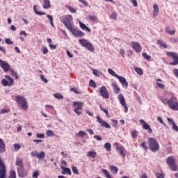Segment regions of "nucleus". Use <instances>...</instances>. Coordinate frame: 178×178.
<instances>
[{
  "label": "nucleus",
  "instance_id": "nucleus-45",
  "mask_svg": "<svg viewBox=\"0 0 178 178\" xmlns=\"http://www.w3.org/2000/svg\"><path fill=\"white\" fill-rule=\"evenodd\" d=\"M72 172H73V173H74V175H79V170H77V167L73 166V167L72 168Z\"/></svg>",
  "mask_w": 178,
  "mask_h": 178
},
{
  "label": "nucleus",
  "instance_id": "nucleus-55",
  "mask_svg": "<svg viewBox=\"0 0 178 178\" xmlns=\"http://www.w3.org/2000/svg\"><path fill=\"white\" fill-rule=\"evenodd\" d=\"M156 86L157 87H159V88H161V90H163V88H165V85H163V83H156Z\"/></svg>",
  "mask_w": 178,
  "mask_h": 178
},
{
  "label": "nucleus",
  "instance_id": "nucleus-24",
  "mask_svg": "<svg viewBox=\"0 0 178 178\" xmlns=\"http://www.w3.org/2000/svg\"><path fill=\"white\" fill-rule=\"evenodd\" d=\"M15 165L18 166V168H22V166H23V161L22 160V159L17 158Z\"/></svg>",
  "mask_w": 178,
  "mask_h": 178
},
{
  "label": "nucleus",
  "instance_id": "nucleus-18",
  "mask_svg": "<svg viewBox=\"0 0 178 178\" xmlns=\"http://www.w3.org/2000/svg\"><path fill=\"white\" fill-rule=\"evenodd\" d=\"M153 8H154L153 17H155L158 16V15H159V8L156 4H154L153 6Z\"/></svg>",
  "mask_w": 178,
  "mask_h": 178
},
{
  "label": "nucleus",
  "instance_id": "nucleus-54",
  "mask_svg": "<svg viewBox=\"0 0 178 178\" xmlns=\"http://www.w3.org/2000/svg\"><path fill=\"white\" fill-rule=\"evenodd\" d=\"M36 137L37 138H45V135L44 134H37Z\"/></svg>",
  "mask_w": 178,
  "mask_h": 178
},
{
  "label": "nucleus",
  "instance_id": "nucleus-25",
  "mask_svg": "<svg viewBox=\"0 0 178 178\" xmlns=\"http://www.w3.org/2000/svg\"><path fill=\"white\" fill-rule=\"evenodd\" d=\"M102 173H104L105 177L107 178H112V177L111 176V174L109 173V171L105 169H102Z\"/></svg>",
  "mask_w": 178,
  "mask_h": 178
},
{
  "label": "nucleus",
  "instance_id": "nucleus-23",
  "mask_svg": "<svg viewBox=\"0 0 178 178\" xmlns=\"http://www.w3.org/2000/svg\"><path fill=\"white\" fill-rule=\"evenodd\" d=\"M0 152H5V143L2 139H0Z\"/></svg>",
  "mask_w": 178,
  "mask_h": 178
},
{
  "label": "nucleus",
  "instance_id": "nucleus-48",
  "mask_svg": "<svg viewBox=\"0 0 178 178\" xmlns=\"http://www.w3.org/2000/svg\"><path fill=\"white\" fill-rule=\"evenodd\" d=\"M170 42H172V44H177V42H178V39H176L175 38H170Z\"/></svg>",
  "mask_w": 178,
  "mask_h": 178
},
{
  "label": "nucleus",
  "instance_id": "nucleus-10",
  "mask_svg": "<svg viewBox=\"0 0 178 178\" xmlns=\"http://www.w3.org/2000/svg\"><path fill=\"white\" fill-rule=\"evenodd\" d=\"M17 172L19 177H26L27 176V171L24 170V167L23 166L18 167Z\"/></svg>",
  "mask_w": 178,
  "mask_h": 178
},
{
  "label": "nucleus",
  "instance_id": "nucleus-20",
  "mask_svg": "<svg viewBox=\"0 0 178 178\" xmlns=\"http://www.w3.org/2000/svg\"><path fill=\"white\" fill-rule=\"evenodd\" d=\"M44 9H49L51 8V1L49 0H44Z\"/></svg>",
  "mask_w": 178,
  "mask_h": 178
},
{
  "label": "nucleus",
  "instance_id": "nucleus-58",
  "mask_svg": "<svg viewBox=\"0 0 178 178\" xmlns=\"http://www.w3.org/2000/svg\"><path fill=\"white\" fill-rule=\"evenodd\" d=\"M157 120L159 122H160V123H161V124H163V126H166V124H165V122H163V120H162V118H161V117H158Z\"/></svg>",
  "mask_w": 178,
  "mask_h": 178
},
{
  "label": "nucleus",
  "instance_id": "nucleus-47",
  "mask_svg": "<svg viewBox=\"0 0 178 178\" xmlns=\"http://www.w3.org/2000/svg\"><path fill=\"white\" fill-rule=\"evenodd\" d=\"M116 16H118V13H116L115 12L113 13L111 15L110 17L111 19H114V20H116L117 17Z\"/></svg>",
  "mask_w": 178,
  "mask_h": 178
},
{
  "label": "nucleus",
  "instance_id": "nucleus-28",
  "mask_svg": "<svg viewBox=\"0 0 178 178\" xmlns=\"http://www.w3.org/2000/svg\"><path fill=\"white\" fill-rule=\"evenodd\" d=\"M88 49V51H90L91 52H94V47H92V44L88 42L86 47H85Z\"/></svg>",
  "mask_w": 178,
  "mask_h": 178
},
{
  "label": "nucleus",
  "instance_id": "nucleus-39",
  "mask_svg": "<svg viewBox=\"0 0 178 178\" xmlns=\"http://www.w3.org/2000/svg\"><path fill=\"white\" fill-rule=\"evenodd\" d=\"M93 70V74L95 76H99L102 74V72H100L99 71H98V70Z\"/></svg>",
  "mask_w": 178,
  "mask_h": 178
},
{
  "label": "nucleus",
  "instance_id": "nucleus-46",
  "mask_svg": "<svg viewBox=\"0 0 178 178\" xmlns=\"http://www.w3.org/2000/svg\"><path fill=\"white\" fill-rule=\"evenodd\" d=\"M5 42H6V44H8V45H12V44H13V41L10 40V38H6Z\"/></svg>",
  "mask_w": 178,
  "mask_h": 178
},
{
  "label": "nucleus",
  "instance_id": "nucleus-30",
  "mask_svg": "<svg viewBox=\"0 0 178 178\" xmlns=\"http://www.w3.org/2000/svg\"><path fill=\"white\" fill-rule=\"evenodd\" d=\"M84 136H86V132L83 131H80L79 133L76 134V137H81L82 138H84Z\"/></svg>",
  "mask_w": 178,
  "mask_h": 178
},
{
  "label": "nucleus",
  "instance_id": "nucleus-33",
  "mask_svg": "<svg viewBox=\"0 0 178 178\" xmlns=\"http://www.w3.org/2000/svg\"><path fill=\"white\" fill-rule=\"evenodd\" d=\"M165 31L168 33V34H170V35H173V34H175V33H176V31H175V30H173V31L169 30V26L166 27Z\"/></svg>",
  "mask_w": 178,
  "mask_h": 178
},
{
  "label": "nucleus",
  "instance_id": "nucleus-3",
  "mask_svg": "<svg viewBox=\"0 0 178 178\" xmlns=\"http://www.w3.org/2000/svg\"><path fill=\"white\" fill-rule=\"evenodd\" d=\"M149 148L152 152H156L159 150V144L156 142V139L154 138H149L148 140Z\"/></svg>",
  "mask_w": 178,
  "mask_h": 178
},
{
  "label": "nucleus",
  "instance_id": "nucleus-49",
  "mask_svg": "<svg viewBox=\"0 0 178 178\" xmlns=\"http://www.w3.org/2000/svg\"><path fill=\"white\" fill-rule=\"evenodd\" d=\"M14 148L15 149V151H19V149H20V148H22V147L19 145V144H14Z\"/></svg>",
  "mask_w": 178,
  "mask_h": 178
},
{
  "label": "nucleus",
  "instance_id": "nucleus-5",
  "mask_svg": "<svg viewBox=\"0 0 178 178\" xmlns=\"http://www.w3.org/2000/svg\"><path fill=\"white\" fill-rule=\"evenodd\" d=\"M166 163L168 165L170 169H171L172 172H177V165H176V161L173 159L172 156H169L167 158Z\"/></svg>",
  "mask_w": 178,
  "mask_h": 178
},
{
  "label": "nucleus",
  "instance_id": "nucleus-34",
  "mask_svg": "<svg viewBox=\"0 0 178 178\" xmlns=\"http://www.w3.org/2000/svg\"><path fill=\"white\" fill-rule=\"evenodd\" d=\"M54 97L56 98V99H63V95H60V93H56L54 95Z\"/></svg>",
  "mask_w": 178,
  "mask_h": 178
},
{
  "label": "nucleus",
  "instance_id": "nucleus-61",
  "mask_svg": "<svg viewBox=\"0 0 178 178\" xmlns=\"http://www.w3.org/2000/svg\"><path fill=\"white\" fill-rule=\"evenodd\" d=\"M40 79H42V81H44V83H48V80H47L45 79V77H44V75L41 74L40 75Z\"/></svg>",
  "mask_w": 178,
  "mask_h": 178
},
{
  "label": "nucleus",
  "instance_id": "nucleus-26",
  "mask_svg": "<svg viewBox=\"0 0 178 178\" xmlns=\"http://www.w3.org/2000/svg\"><path fill=\"white\" fill-rule=\"evenodd\" d=\"M157 44H159V45H160V47H161L162 48H164L165 49H166V48H168V45H166V44L163 43V42H162V40H157Z\"/></svg>",
  "mask_w": 178,
  "mask_h": 178
},
{
  "label": "nucleus",
  "instance_id": "nucleus-51",
  "mask_svg": "<svg viewBox=\"0 0 178 178\" xmlns=\"http://www.w3.org/2000/svg\"><path fill=\"white\" fill-rule=\"evenodd\" d=\"M137 134H138V131H133L131 132V136H132L133 138H136V137H137Z\"/></svg>",
  "mask_w": 178,
  "mask_h": 178
},
{
  "label": "nucleus",
  "instance_id": "nucleus-53",
  "mask_svg": "<svg viewBox=\"0 0 178 178\" xmlns=\"http://www.w3.org/2000/svg\"><path fill=\"white\" fill-rule=\"evenodd\" d=\"M172 130H175V131H178V127L175 122H172Z\"/></svg>",
  "mask_w": 178,
  "mask_h": 178
},
{
  "label": "nucleus",
  "instance_id": "nucleus-29",
  "mask_svg": "<svg viewBox=\"0 0 178 178\" xmlns=\"http://www.w3.org/2000/svg\"><path fill=\"white\" fill-rule=\"evenodd\" d=\"M79 43L82 47H86V45L88 44V42L86 39H80L79 40Z\"/></svg>",
  "mask_w": 178,
  "mask_h": 178
},
{
  "label": "nucleus",
  "instance_id": "nucleus-22",
  "mask_svg": "<svg viewBox=\"0 0 178 178\" xmlns=\"http://www.w3.org/2000/svg\"><path fill=\"white\" fill-rule=\"evenodd\" d=\"M87 156H88V158H95V156H97V152L95 151H89L87 154Z\"/></svg>",
  "mask_w": 178,
  "mask_h": 178
},
{
  "label": "nucleus",
  "instance_id": "nucleus-42",
  "mask_svg": "<svg viewBox=\"0 0 178 178\" xmlns=\"http://www.w3.org/2000/svg\"><path fill=\"white\" fill-rule=\"evenodd\" d=\"M143 56L145 59H146V60H149V59H151V56H148V54H147L145 52L143 53Z\"/></svg>",
  "mask_w": 178,
  "mask_h": 178
},
{
  "label": "nucleus",
  "instance_id": "nucleus-50",
  "mask_svg": "<svg viewBox=\"0 0 178 178\" xmlns=\"http://www.w3.org/2000/svg\"><path fill=\"white\" fill-rule=\"evenodd\" d=\"M1 84L4 86H9V83L6 79H2Z\"/></svg>",
  "mask_w": 178,
  "mask_h": 178
},
{
  "label": "nucleus",
  "instance_id": "nucleus-17",
  "mask_svg": "<svg viewBox=\"0 0 178 178\" xmlns=\"http://www.w3.org/2000/svg\"><path fill=\"white\" fill-rule=\"evenodd\" d=\"M118 99H119L121 105H122V106H126V99H124V97H123L122 94H120L118 95Z\"/></svg>",
  "mask_w": 178,
  "mask_h": 178
},
{
  "label": "nucleus",
  "instance_id": "nucleus-40",
  "mask_svg": "<svg viewBox=\"0 0 178 178\" xmlns=\"http://www.w3.org/2000/svg\"><path fill=\"white\" fill-rule=\"evenodd\" d=\"M100 109H101L102 111H103V112H104V113H106V115L107 116V118H111V117L109 116V113H108V109H106V108H102V106H100Z\"/></svg>",
  "mask_w": 178,
  "mask_h": 178
},
{
  "label": "nucleus",
  "instance_id": "nucleus-31",
  "mask_svg": "<svg viewBox=\"0 0 178 178\" xmlns=\"http://www.w3.org/2000/svg\"><path fill=\"white\" fill-rule=\"evenodd\" d=\"M108 72L110 74L113 75L114 77L118 78L119 76V75H118V74H116V72H115V71H113V70L109 68L108 70Z\"/></svg>",
  "mask_w": 178,
  "mask_h": 178
},
{
  "label": "nucleus",
  "instance_id": "nucleus-8",
  "mask_svg": "<svg viewBox=\"0 0 178 178\" xmlns=\"http://www.w3.org/2000/svg\"><path fill=\"white\" fill-rule=\"evenodd\" d=\"M168 56L172 58L173 62L170 65H178V54L175 52H167Z\"/></svg>",
  "mask_w": 178,
  "mask_h": 178
},
{
  "label": "nucleus",
  "instance_id": "nucleus-2",
  "mask_svg": "<svg viewBox=\"0 0 178 178\" xmlns=\"http://www.w3.org/2000/svg\"><path fill=\"white\" fill-rule=\"evenodd\" d=\"M16 102L19 105L23 111H27L29 109V103L27 99L23 96H17Z\"/></svg>",
  "mask_w": 178,
  "mask_h": 178
},
{
  "label": "nucleus",
  "instance_id": "nucleus-36",
  "mask_svg": "<svg viewBox=\"0 0 178 178\" xmlns=\"http://www.w3.org/2000/svg\"><path fill=\"white\" fill-rule=\"evenodd\" d=\"M104 148H105V149H106V151H108V152L111 151V143H105Z\"/></svg>",
  "mask_w": 178,
  "mask_h": 178
},
{
  "label": "nucleus",
  "instance_id": "nucleus-7",
  "mask_svg": "<svg viewBox=\"0 0 178 178\" xmlns=\"http://www.w3.org/2000/svg\"><path fill=\"white\" fill-rule=\"evenodd\" d=\"M31 156L33 158H38V159H44L45 158V152H41L38 153L37 150L31 152Z\"/></svg>",
  "mask_w": 178,
  "mask_h": 178
},
{
  "label": "nucleus",
  "instance_id": "nucleus-15",
  "mask_svg": "<svg viewBox=\"0 0 178 178\" xmlns=\"http://www.w3.org/2000/svg\"><path fill=\"white\" fill-rule=\"evenodd\" d=\"M117 152L122 155L123 158L126 156V149L123 146L117 147L116 148Z\"/></svg>",
  "mask_w": 178,
  "mask_h": 178
},
{
  "label": "nucleus",
  "instance_id": "nucleus-12",
  "mask_svg": "<svg viewBox=\"0 0 178 178\" xmlns=\"http://www.w3.org/2000/svg\"><path fill=\"white\" fill-rule=\"evenodd\" d=\"M139 122L143 124V128L145 129V130H148V133H152V129L149 127L148 124L144 120H140Z\"/></svg>",
  "mask_w": 178,
  "mask_h": 178
},
{
  "label": "nucleus",
  "instance_id": "nucleus-6",
  "mask_svg": "<svg viewBox=\"0 0 178 178\" xmlns=\"http://www.w3.org/2000/svg\"><path fill=\"white\" fill-rule=\"evenodd\" d=\"M99 92L104 98V99H108L109 98V92L108 91V89H106V87L102 86L99 89Z\"/></svg>",
  "mask_w": 178,
  "mask_h": 178
},
{
  "label": "nucleus",
  "instance_id": "nucleus-35",
  "mask_svg": "<svg viewBox=\"0 0 178 178\" xmlns=\"http://www.w3.org/2000/svg\"><path fill=\"white\" fill-rule=\"evenodd\" d=\"M46 134L48 136V137H54V136H55V132L51 130H48Z\"/></svg>",
  "mask_w": 178,
  "mask_h": 178
},
{
  "label": "nucleus",
  "instance_id": "nucleus-60",
  "mask_svg": "<svg viewBox=\"0 0 178 178\" xmlns=\"http://www.w3.org/2000/svg\"><path fill=\"white\" fill-rule=\"evenodd\" d=\"M42 54H44V55H46V54H48V49L47 47H43Z\"/></svg>",
  "mask_w": 178,
  "mask_h": 178
},
{
  "label": "nucleus",
  "instance_id": "nucleus-32",
  "mask_svg": "<svg viewBox=\"0 0 178 178\" xmlns=\"http://www.w3.org/2000/svg\"><path fill=\"white\" fill-rule=\"evenodd\" d=\"M5 78L9 81L8 86H12V84H13V79H12V77L9 75H6Z\"/></svg>",
  "mask_w": 178,
  "mask_h": 178
},
{
  "label": "nucleus",
  "instance_id": "nucleus-27",
  "mask_svg": "<svg viewBox=\"0 0 178 178\" xmlns=\"http://www.w3.org/2000/svg\"><path fill=\"white\" fill-rule=\"evenodd\" d=\"M5 175H6V170H5V167H3L1 170H0V178H5Z\"/></svg>",
  "mask_w": 178,
  "mask_h": 178
},
{
  "label": "nucleus",
  "instance_id": "nucleus-9",
  "mask_svg": "<svg viewBox=\"0 0 178 178\" xmlns=\"http://www.w3.org/2000/svg\"><path fill=\"white\" fill-rule=\"evenodd\" d=\"M0 66L2 67L4 72H9V70L10 69V65H9V63L2 60L1 59H0Z\"/></svg>",
  "mask_w": 178,
  "mask_h": 178
},
{
  "label": "nucleus",
  "instance_id": "nucleus-59",
  "mask_svg": "<svg viewBox=\"0 0 178 178\" xmlns=\"http://www.w3.org/2000/svg\"><path fill=\"white\" fill-rule=\"evenodd\" d=\"M114 90H115L114 91L115 94H119L120 91V88L119 87L117 86L116 88H114Z\"/></svg>",
  "mask_w": 178,
  "mask_h": 178
},
{
  "label": "nucleus",
  "instance_id": "nucleus-16",
  "mask_svg": "<svg viewBox=\"0 0 178 178\" xmlns=\"http://www.w3.org/2000/svg\"><path fill=\"white\" fill-rule=\"evenodd\" d=\"M60 168L63 170L62 175H66V173H67V175H72V170H70V168L63 166H60Z\"/></svg>",
  "mask_w": 178,
  "mask_h": 178
},
{
  "label": "nucleus",
  "instance_id": "nucleus-63",
  "mask_svg": "<svg viewBox=\"0 0 178 178\" xmlns=\"http://www.w3.org/2000/svg\"><path fill=\"white\" fill-rule=\"evenodd\" d=\"M49 46L50 47L51 49H56V45H54L52 44H49Z\"/></svg>",
  "mask_w": 178,
  "mask_h": 178
},
{
  "label": "nucleus",
  "instance_id": "nucleus-52",
  "mask_svg": "<svg viewBox=\"0 0 178 178\" xmlns=\"http://www.w3.org/2000/svg\"><path fill=\"white\" fill-rule=\"evenodd\" d=\"M9 112H10V111L2 109L1 111H0V115H3L4 113H9Z\"/></svg>",
  "mask_w": 178,
  "mask_h": 178
},
{
  "label": "nucleus",
  "instance_id": "nucleus-43",
  "mask_svg": "<svg viewBox=\"0 0 178 178\" xmlns=\"http://www.w3.org/2000/svg\"><path fill=\"white\" fill-rule=\"evenodd\" d=\"M8 178H16V172H15L14 170H12L10 172V176Z\"/></svg>",
  "mask_w": 178,
  "mask_h": 178
},
{
  "label": "nucleus",
  "instance_id": "nucleus-37",
  "mask_svg": "<svg viewBox=\"0 0 178 178\" xmlns=\"http://www.w3.org/2000/svg\"><path fill=\"white\" fill-rule=\"evenodd\" d=\"M88 18L91 22H97V20H98V18H97L95 15H89Z\"/></svg>",
  "mask_w": 178,
  "mask_h": 178
},
{
  "label": "nucleus",
  "instance_id": "nucleus-56",
  "mask_svg": "<svg viewBox=\"0 0 178 178\" xmlns=\"http://www.w3.org/2000/svg\"><path fill=\"white\" fill-rule=\"evenodd\" d=\"M97 122L99 123H100V124H102L105 122V121L102 120V119H101V118H99V115L97 116Z\"/></svg>",
  "mask_w": 178,
  "mask_h": 178
},
{
  "label": "nucleus",
  "instance_id": "nucleus-4",
  "mask_svg": "<svg viewBox=\"0 0 178 178\" xmlns=\"http://www.w3.org/2000/svg\"><path fill=\"white\" fill-rule=\"evenodd\" d=\"M167 104L170 109L172 111H178V102L177 98L172 97L167 101Z\"/></svg>",
  "mask_w": 178,
  "mask_h": 178
},
{
  "label": "nucleus",
  "instance_id": "nucleus-11",
  "mask_svg": "<svg viewBox=\"0 0 178 178\" xmlns=\"http://www.w3.org/2000/svg\"><path fill=\"white\" fill-rule=\"evenodd\" d=\"M83 106H84V102H74L73 103V106L75 108V110L83 111Z\"/></svg>",
  "mask_w": 178,
  "mask_h": 178
},
{
  "label": "nucleus",
  "instance_id": "nucleus-62",
  "mask_svg": "<svg viewBox=\"0 0 178 178\" xmlns=\"http://www.w3.org/2000/svg\"><path fill=\"white\" fill-rule=\"evenodd\" d=\"M47 17H48L49 20L51 22H54V17L52 15H47Z\"/></svg>",
  "mask_w": 178,
  "mask_h": 178
},
{
  "label": "nucleus",
  "instance_id": "nucleus-14",
  "mask_svg": "<svg viewBox=\"0 0 178 178\" xmlns=\"http://www.w3.org/2000/svg\"><path fill=\"white\" fill-rule=\"evenodd\" d=\"M117 79H118L120 83H121L123 87H126V88L129 87V83H127V81H126V79L124 77L118 75Z\"/></svg>",
  "mask_w": 178,
  "mask_h": 178
},
{
  "label": "nucleus",
  "instance_id": "nucleus-19",
  "mask_svg": "<svg viewBox=\"0 0 178 178\" xmlns=\"http://www.w3.org/2000/svg\"><path fill=\"white\" fill-rule=\"evenodd\" d=\"M79 26L82 30H86V31H88V33H91V29L88 28V26H86V24H84L83 22L79 21Z\"/></svg>",
  "mask_w": 178,
  "mask_h": 178
},
{
  "label": "nucleus",
  "instance_id": "nucleus-44",
  "mask_svg": "<svg viewBox=\"0 0 178 178\" xmlns=\"http://www.w3.org/2000/svg\"><path fill=\"white\" fill-rule=\"evenodd\" d=\"M101 126H102L103 127H106V129H111V125H109V124H108V122L105 121L102 124H101Z\"/></svg>",
  "mask_w": 178,
  "mask_h": 178
},
{
  "label": "nucleus",
  "instance_id": "nucleus-41",
  "mask_svg": "<svg viewBox=\"0 0 178 178\" xmlns=\"http://www.w3.org/2000/svg\"><path fill=\"white\" fill-rule=\"evenodd\" d=\"M135 72H136V73H138V74H140V75L143 74V70L140 67H136Z\"/></svg>",
  "mask_w": 178,
  "mask_h": 178
},
{
  "label": "nucleus",
  "instance_id": "nucleus-21",
  "mask_svg": "<svg viewBox=\"0 0 178 178\" xmlns=\"http://www.w3.org/2000/svg\"><path fill=\"white\" fill-rule=\"evenodd\" d=\"M110 170H111V172L113 175H117L119 169L118 168V167H116L115 165H111L110 167Z\"/></svg>",
  "mask_w": 178,
  "mask_h": 178
},
{
  "label": "nucleus",
  "instance_id": "nucleus-13",
  "mask_svg": "<svg viewBox=\"0 0 178 178\" xmlns=\"http://www.w3.org/2000/svg\"><path fill=\"white\" fill-rule=\"evenodd\" d=\"M132 48L134 49L137 53L141 52V46H140V43L132 42H131Z\"/></svg>",
  "mask_w": 178,
  "mask_h": 178
},
{
  "label": "nucleus",
  "instance_id": "nucleus-57",
  "mask_svg": "<svg viewBox=\"0 0 178 178\" xmlns=\"http://www.w3.org/2000/svg\"><path fill=\"white\" fill-rule=\"evenodd\" d=\"M38 175H40V172H38V171H35L33 174L32 177L38 178Z\"/></svg>",
  "mask_w": 178,
  "mask_h": 178
},
{
  "label": "nucleus",
  "instance_id": "nucleus-64",
  "mask_svg": "<svg viewBox=\"0 0 178 178\" xmlns=\"http://www.w3.org/2000/svg\"><path fill=\"white\" fill-rule=\"evenodd\" d=\"M156 176L157 178H163V175L162 174L157 173Z\"/></svg>",
  "mask_w": 178,
  "mask_h": 178
},
{
  "label": "nucleus",
  "instance_id": "nucleus-38",
  "mask_svg": "<svg viewBox=\"0 0 178 178\" xmlns=\"http://www.w3.org/2000/svg\"><path fill=\"white\" fill-rule=\"evenodd\" d=\"M90 87H92L93 88H97V85L95 84V82H94V80L91 79L89 82Z\"/></svg>",
  "mask_w": 178,
  "mask_h": 178
},
{
  "label": "nucleus",
  "instance_id": "nucleus-1",
  "mask_svg": "<svg viewBox=\"0 0 178 178\" xmlns=\"http://www.w3.org/2000/svg\"><path fill=\"white\" fill-rule=\"evenodd\" d=\"M73 20V17L72 15H67L65 19H63V23L65 24L67 30H70L71 33L74 35V37H83L84 36V33L76 29H73V26L72 24V21Z\"/></svg>",
  "mask_w": 178,
  "mask_h": 178
}]
</instances>
